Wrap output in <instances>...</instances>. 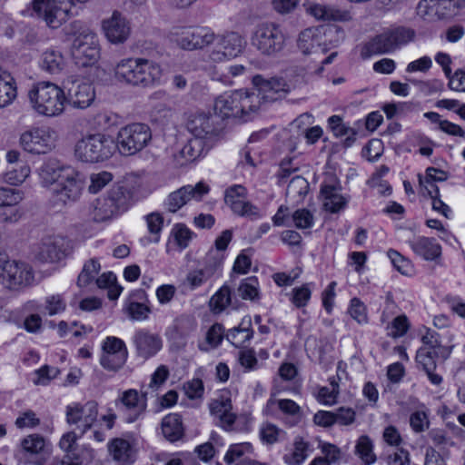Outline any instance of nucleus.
<instances>
[{
    "label": "nucleus",
    "mask_w": 465,
    "mask_h": 465,
    "mask_svg": "<svg viewBox=\"0 0 465 465\" xmlns=\"http://www.w3.org/2000/svg\"><path fill=\"white\" fill-rule=\"evenodd\" d=\"M163 74L159 64L145 58H124L114 67V76L133 86L153 87L159 84Z\"/></svg>",
    "instance_id": "obj_1"
},
{
    "label": "nucleus",
    "mask_w": 465,
    "mask_h": 465,
    "mask_svg": "<svg viewBox=\"0 0 465 465\" xmlns=\"http://www.w3.org/2000/svg\"><path fill=\"white\" fill-rule=\"evenodd\" d=\"M32 109L38 114L55 117L64 110L66 96L64 91L51 82H39L28 92Z\"/></svg>",
    "instance_id": "obj_2"
},
{
    "label": "nucleus",
    "mask_w": 465,
    "mask_h": 465,
    "mask_svg": "<svg viewBox=\"0 0 465 465\" xmlns=\"http://www.w3.org/2000/svg\"><path fill=\"white\" fill-rule=\"evenodd\" d=\"M68 33L75 35L71 46V55L75 64L80 67L94 64L100 55L95 34L81 21L72 22Z\"/></svg>",
    "instance_id": "obj_3"
},
{
    "label": "nucleus",
    "mask_w": 465,
    "mask_h": 465,
    "mask_svg": "<svg viewBox=\"0 0 465 465\" xmlns=\"http://www.w3.org/2000/svg\"><path fill=\"white\" fill-rule=\"evenodd\" d=\"M258 109V96L254 93L243 90L224 93L214 102V111L223 118L246 117Z\"/></svg>",
    "instance_id": "obj_4"
},
{
    "label": "nucleus",
    "mask_w": 465,
    "mask_h": 465,
    "mask_svg": "<svg viewBox=\"0 0 465 465\" xmlns=\"http://www.w3.org/2000/svg\"><path fill=\"white\" fill-rule=\"evenodd\" d=\"M415 35L413 29L405 26L387 29L366 43L361 54L370 57L375 54L392 53L413 41Z\"/></svg>",
    "instance_id": "obj_5"
},
{
    "label": "nucleus",
    "mask_w": 465,
    "mask_h": 465,
    "mask_svg": "<svg viewBox=\"0 0 465 465\" xmlns=\"http://www.w3.org/2000/svg\"><path fill=\"white\" fill-rule=\"evenodd\" d=\"M116 150L111 135L97 133L80 139L75 144L74 154L82 162L99 163L112 157Z\"/></svg>",
    "instance_id": "obj_6"
},
{
    "label": "nucleus",
    "mask_w": 465,
    "mask_h": 465,
    "mask_svg": "<svg viewBox=\"0 0 465 465\" xmlns=\"http://www.w3.org/2000/svg\"><path fill=\"white\" fill-rule=\"evenodd\" d=\"M88 0H33L32 16L43 20L53 29L60 27L68 18L72 5Z\"/></svg>",
    "instance_id": "obj_7"
},
{
    "label": "nucleus",
    "mask_w": 465,
    "mask_h": 465,
    "mask_svg": "<svg viewBox=\"0 0 465 465\" xmlns=\"http://www.w3.org/2000/svg\"><path fill=\"white\" fill-rule=\"evenodd\" d=\"M251 45L261 54L272 56L283 49L285 35L278 25L262 23L254 28L251 36Z\"/></svg>",
    "instance_id": "obj_8"
},
{
    "label": "nucleus",
    "mask_w": 465,
    "mask_h": 465,
    "mask_svg": "<svg viewBox=\"0 0 465 465\" xmlns=\"http://www.w3.org/2000/svg\"><path fill=\"white\" fill-rule=\"evenodd\" d=\"M152 133L147 124L134 123L122 127L117 134V150L130 156L142 151L151 141Z\"/></svg>",
    "instance_id": "obj_9"
},
{
    "label": "nucleus",
    "mask_w": 465,
    "mask_h": 465,
    "mask_svg": "<svg viewBox=\"0 0 465 465\" xmlns=\"http://www.w3.org/2000/svg\"><path fill=\"white\" fill-rule=\"evenodd\" d=\"M169 38L184 50L203 49L213 44L215 35L208 27H173Z\"/></svg>",
    "instance_id": "obj_10"
},
{
    "label": "nucleus",
    "mask_w": 465,
    "mask_h": 465,
    "mask_svg": "<svg viewBox=\"0 0 465 465\" xmlns=\"http://www.w3.org/2000/svg\"><path fill=\"white\" fill-rule=\"evenodd\" d=\"M84 183L78 171L70 167L62 182L52 188L53 194L64 204L76 202L84 190Z\"/></svg>",
    "instance_id": "obj_11"
},
{
    "label": "nucleus",
    "mask_w": 465,
    "mask_h": 465,
    "mask_svg": "<svg viewBox=\"0 0 465 465\" xmlns=\"http://www.w3.org/2000/svg\"><path fill=\"white\" fill-rule=\"evenodd\" d=\"M210 191L208 184L199 182L195 185H184L172 192L164 201V207L169 213H176L192 199L201 201Z\"/></svg>",
    "instance_id": "obj_12"
},
{
    "label": "nucleus",
    "mask_w": 465,
    "mask_h": 465,
    "mask_svg": "<svg viewBox=\"0 0 465 465\" xmlns=\"http://www.w3.org/2000/svg\"><path fill=\"white\" fill-rule=\"evenodd\" d=\"M4 285L17 291L33 285L35 273L30 264L19 261H5V274Z\"/></svg>",
    "instance_id": "obj_13"
},
{
    "label": "nucleus",
    "mask_w": 465,
    "mask_h": 465,
    "mask_svg": "<svg viewBox=\"0 0 465 465\" xmlns=\"http://www.w3.org/2000/svg\"><path fill=\"white\" fill-rule=\"evenodd\" d=\"M186 126L193 136L206 140L212 145L222 129L216 116L203 113L193 114L189 118Z\"/></svg>",
    "instance_id": "obj_14"
},
{
    "label": "nucleus",
    "mask_w": 465,
    "mask_h": 465,
    "mask_svg": "<svg viewBox=\"0 0 465 465\" xmlns=\"http://www.w3.org/2000/svg\"><path fill=\"white\" fill-rule=\"evenodd\" d=\"M20 143L32 153H46L55 146L52 132L47 128H34L22 134Z\"/></svg>",
    "instance_id": "obj_15"
},
{
    "label": "nucleus",
    "mask_w": 465,
    "mask_h": 465,
    "mask_svg": "<svg viewBox=\"0 0 465 465\" xmlns=\"http://www.w3.org/2000/svg\"><path fill=\"white\" fill-rule=\"evenodd\" d=\"M214 42L216 45L210 57L215 62L236 57L242 52L246 44L244 38L235 32L215 36Z\"/></svg>",
    "instance_id": "obj_16"
},
{
    "label": "nucleus",
    "mask_w": 465,
    "mask_h": 465,
    "mask_svg": "<svg viewBox=\"0 0 465 465\" xmlns=\"http://www.w3.org/2000/svg\"><path fill=\"white\" fill-rule=\"evenodd\" d=\"M102 28L105 37L112 44L124 43L131 34L129 21L118 11H114L109 18L103 21Z\"/></svg>",
    "instance_id": "obj_17"
},
{
    "label": "nucleus",
    "mask_w": 465,
    "mask_h": 465,
    "mask_svg": "<svg viewBox=\"0 0 465 465\" xmlns=\"http://www.w3.org/2000/svg\"><path fill=\"white\" fill-rule=\"evenodd\" d=\"M122 404L123 407L131 411L127 416L126 421L132 423L140 419L146 411L147 408V393L139 394L138 391L134 389H129L121 393V395L115 400V405Z\"/></svg>",
    "instance_id": "obj_18"
},
{
    "label": "nucleus",
    "mask_w": 465,
    "mask_h": 465,
    "mask_svg": "<svg viewBox=\"0 0 465 465\" xmlns=\"http://www.w3.org/2000/svg\"><path fill=\"white\" fill-rule=\"evenodd\" d=\"M213 145L206 140L193 136L173 154L176 166L182 167L204 156Z\"/></svg>",
    "instance_id": "obj_19"
},
{
    "label": "nucleus",
    "mask_w": 465,
    "mask_h": 465,
    "mask_svg": "<svg viewBox=\"0 0 465 465\" xmlns=\"http://www.w3.org/2000/svg\"><path fill=\"white\" fill-rule=\"evenodd\" d=\"M98 416V404L96 401H90L84 405L74 404L66 408V420L70 424L82 422L83 432L90 429Z\"/></svg>",
    "instance_id": "obj_20"
},
{
    "label": "nucleus",
    "mask_w": 465,
    "mask_h": 465,
    "mask_svg": "<svg viewBox=\"0 0 465 465\" xmlns=\"http://www.w3.org/2000/svg\"><path fill=\"white\" fill-rule=\"evenodd\" d=\"M133 341L137 355L143 359H149L154 356L163 346V341L160 335L146 329L136 331L134 334Z\"/></svg>",
    "instance_id": "obj_21"
},
{
    "label": "nucleus",
    "mask_w": 465,
    "mask_h": 465,
    "mask_svg": "<svg viewBox=\"0 0 465 465\" xmlns=\"http://www.w3.org/2000/svg\"><path fill=\"white\" fill-rule=\"evenodd\" d=\"M67 242L60 236H50L42 240L38 247L37 258L42 262H57L66 255Z\"/></svg>",
    "instance_id": "obj_22"
},
{
    "label": "nucleus",
    "mask_w": 465,
    "mask_h": 465,
    "mask_svg": "<svg viewBox=\"0 0 465 465\" xmlns=\"http://www.w3.org/2000/svg\"><path fill=\"white\" fill-rule=\"evenodd\" d=\"M212 415L218 420L219 425L227 431L234 430L236 414L232 411V401L229 398L215 400L210 406Z\"/></svg>",
    "instance_id": "obj_23"
},
{
    "label": "nucleus",
    "mask_w": 465,
    "mask_h": 465,
    "mask_svg": "<svg viewBox=\"0 0 465 465\" xmlns=\"http://www.w3.org/2000/svg\"><path fill=\"white\" fill-rule=\"evenodd\" d=\"M407 243L415 254L426 261H436L441 255V246L435 238L418 236L409 239Z\"/></svg>",
    "instance_id": "obj_24"
},
{
    "label": "nucleus",
    "mask_w": 465,
    "mask_h": 465,
    "mask_svg": "<svg viewBox=\"0 0 465 465\" xmlns=\"http://www.w3.org/2000/svg\"><path fill=\"white\" fill-rule=\"evenodd\" d=\"M71 166L64 165L55 159H49L43 163L39 169V178L41 184L45 187H55L62 182L64 174L67 173Z\"/></svg>",
    "instance_id": "obj_25"
},
{
    "label": "nucleus",
    "mask_w": 465,
    "mask_h": 465,
    "mask_svg": "<svg viewBox=\"0 0 465 465\" xmlns=\"http://www.w3.org/2000/svg\"><path fill=\"white\" fill-rule=\"evenodd\" d=\"M95 97L94 88L89 83L74 84L68 90L66 101L74 108L84 109L91 105Z\"/></svg>",
    "instance_id": "obj_26"
},
{
    "label": "nucleus",
    "mask_w": 465,
    "mask_h": 465,
    "mask_svg": "<svg viewBox=\"0 0 465 465\" xmlns=\"http://www.w3.org/2000/svg\"><path fill=\"white\" fill-rule=\"evenodd\" d=\"M113 459L118 465H132L136 460L135 450L124 439H114L108 445Z\"/></svg>",
    "instance_id": "obj_27"
},
{
    "label": "nucleus",
    "mask_w": 465,
    "mask_h": 465,
    "mask_svg": "<svg viewBox=\"0 0 465 465\" xmlns=\"http://www.w3.org/2000/svg\"><path fill=\"white\" fill-rule=\"evenodd\" d=\"M339 191L340 186L337 183H325L321 186V193L325 199L324 207L332 213L340 212L347 204L346 199L339 193Z\"/></svg>",
    "instance_id": "obj_28"
},
{
    "label": "nucleus",
    "mask_w": 465,
    "mask_h": 465,
    "mask_svg": "<svg viewBox=\"0 0 465 465\" xmlns=\"http://www.w3.org/2000/svg\"><path fill=\"white\" fill-rule=\"evenodd\" d=\"M322 35L320 30L315 27L306 28L299 35L297 41L298 48L304 54H310L321 50L325 52V48H321Z\"/></svg>",
    "instance_id": "obj_29"
},
{
    "label": "nucleus",
    "mask_w": 465,
    "mask_h": 465,
    "mask_svg": "<svg viewBox=\"0 0 465 465\" xmlns=\"http://www.w3.org/2000/svg\"><path fill=\"white\" fill-rule=\"evenodd\" d=\"M162 433L170 442H175L184 436L182 417L177 413L166 415L161 423Z\"/></svg>",
    "instance_id": "obj_30"
},
{
    "label": "nucleus",
    "mask_w": 465,
    "mask_h": 465,
    "mask_svg": "<svg viewBox=\"0 0 465 465\" xmlns=\"http://www.w3.org/2000/svg\"><path fill=\"white\" fill-rule=\"evenodd\" d=\"M17 96L16 82L13 75L0 67V108L11 104Z\"/></svg>",
    "instance_id": "obj_31"
},
{
    "label": "nucleus",
    "mask_w": 465,
    "mask_h": 465,
    "mask_svg": "<svg viewBox=\"0 0 465 465\" xmlns=\"http://www.w3.org/2000/svg\"><path fill=\"white\" fill-rule=\"evenodd\" d=\"M40 64L43 70L56 74L64 69L65 60L60 51L47 49L42 54Z\"/></svg>",
    "instance_id": "obj_32"
},
{
    "label": "nucleus",
    "mask_w": 465,
    "mask_h": 465,
    "mask_svg": "<svg viewBox=\"0 0 465 465\" xmlns=\"http://www.w3.org/2000/svg\"><path fill=\"white\" fill-rule=\"evenodd\" d=\"M119 214L126 212L133 204L128 193L119 183L114 184L105 194Z\"/></svg>",
    "instance_id": "obj_33"
},
{
    "label": "nucleus",
    "mask_w": 465,
    "mask_h": 465,
    "mask_svg": "<svg viewBox=\"0 0 465 465\" xmlns=\"http://www.w3.org/2000/svg\"><path fill=\"white\" fill-rule=\"evenodd\" d=\"M328 124L335 136H346L343 142L345 147H350L353 144L356 139L355 136L357 134V132L354 129L343 124L341 118L339 115L331 116L328 119Z\"/></svg>",
    "instance_id": "obj_34"
},
{
    "label": "nucleus",
    "mask_w": 465,
    "mask_h": 465,
    "mask_svg": "<svg viewBox=\"0 0 465 465\" xmlns=\"http://www.w3.org/2000/svg\"><path fill=\"white\" fill-rule=\"evenodd\" d=\"M253 331L251 329V320L242 321V323L235 328L231 329L226 339L235 347H241L252 337Z\"/></svg>",
    "instance_id": "obj_35"
},
{
    "label": "nucleus",
    "mask_w": 465,
    "mask_h": 465,
    "mask_svg": "<svg viewBox=\"0 0 465 465\" xmlns=\"http://www.w3.org/2000/svg\"><path fill=\"white\" fill-rule=\"evenodd\" d=\"M223 263V256L217 254L214 258V262L210 261L207 262L208 267L203 270L194 271L188 274L187 281L193 288L201 286L206 279Z\"/></svg>",
    "instance_id": "obj_36"
},
{
    "label": "nucleus",
    "mask_w": 465,
    "mask_h": 465,
    "mask_svg": "<svg viewBox=\"0 0 465 465\" xmlns=\"http://www.w3.org/2000/svg\"><path fill=\"white\" fill-rule=\"evenodd\" d=\"M465 8V0H437V21L450 19Z\"/></svg>",
    "instance_id": "obj_37"
},
{
    "label": "nucleus",
    "mask_w": 465,
    "mask_h": 465,
    "mask_svg": "<svg viewBox=\"0 0 465 465\" xmlns=\"http://www.w3.org/2000/svg\"><path fill=\"white\" fill-rule=\"evenodd\" d=\"M229 207L234 214L242 217H247L251 220H257L262 217L260 209L256 205L246 201V199L232 201L229 198Z\"/></svg>",
    "instance_id": "obj_38"
},
{
    "label": "nucleus",
    "mask_w": 465,
    "mask_h": 465,
    "mask_svg": "<svg viewBox=\"0 0 465 465\" xmlns=\"http://www.w3.org/2000/svg\"><path fill=\"white\" fill-rule=\"evenodd\" d=\"M308 449L309 443L297 437L293 442V450L285 454L283 460L289 465H301L308 457Z\"/></svg>",
    "instance_id": "obj_39"
},
{
    "label": "nucleus",
    "mask_w": 465,
    "mask_h": 465,
    "mask_svg": "<svg viewBox=\"0 0 465 465\" xmlns=\"http://www.w3.org/2000/svg\"><path fill=\"white\" fill-rule=\"evenodd\" d=\"M94 219L97 222H104L119 215L108 198L104 195L97 198L94 203Z\"/></svg>",
    "instance_id": "obj_40"
},
{
    "label": "nucleus",
    "mask_w": 465,
    "mask_h": 465,
    "mask_svg": "<svg viewBox=\"0 0 465 465\" xmlns=\"http://www.w3.org/2000/svg\"><path fill=\"white\" fill-rule=\"evenodd\" d=\"M119 185H122L126 193H128L130 196V201L134 203V201L139 199L140 197L144 196L143 193V181L142 177L135 173L128 174L124 181L122 183H118Z\"/></svg>",
    "instance_id": "obj_41"
},
{
    "label": "nucleus",
    "mask_w": 465,
    "mask_h": 465,
    "mask_svg": "<svg viewBox=\"0 0 465 465\" xmlns=\"http://www.w3.org/2000/svg\"><path fill=\"white\" fill-rule=\"evenodd\" d=\"M252 453V446L249 442L232 444L224 455L223 460L227 465L236 464L246 455Z\"/></svg>",
    "instance_id": "obj_42"
},
{
    "label": "nucleus",
    "mask_w": 465,
    "mask_h": 465,
    "mask_svg": "<svg viewBox=\"0 0 465 465\" xmlns=\"http://www.w3.org/2000/svg\"><path fill=\"white\" fill-rule=\"evenodd\" d=\"M252 84L258 90V94H255V95L258 96L259 104H261V100L272 102L278 99V96L273 95L272 78L266 79L257 74L252 77Z\"/></svg>",
    "instance_id": "obj_43"
},
{
    "label": "nucleus",
    "mask_w": 465,
    "mask_h": 465,
    "mask_svg": "<svg viewBox=\"0 0 465 465\" xmlns=\"http://www.w3.org/2000/svg\"><path fill=\"white\" fill-rule=\"evenodd\" d=\"M307 11L315 18L322 20H342L344 16L340 10L320 4L310 5Z\"/></svg>",
    "instance_id": "obj_44"
},
{
    "label": "nucleus",
    "mask_w": 465,
    "mask_h": 465,
    "mask_svg": "<svg viewBox=\"0 0 465 465\" xmlns=\"http://www.w3.org/2000/svg\"><path fill=\"white\" fill-rule=\"evenodd\" d=\"M238 294L243 300L253 301L259 298V282L255 276L245 278L238 287Z\"/></svg>",
    "instance_id": "obj_45"
},
{
    "label": "nucleus",
    "mask_w": 465,
    "mask_h": 465,
    "mask_svg": "<svg viewBox=\"0 0 465 465\" xmlns=\"http://www.w3.org/2000/svg\"><path fill=\"white\" fill-rule=\"evenodd\" d=\"M101 266L99 262L93 258L86 262L78 276L77 284L80 287L87 286L98 274Z\"/></svg>",
    "instance_id": "obj_46"
},
{
    "label": "nucleus",
    "mask_w": 465,
    "mask_h": 465,
    "mask_svg": "<svg viewBox=\"0 0 465 465\" xmlns=\"http://www.w3.org/2000/svg\"><path fill=\"white\" fill-rule=\"evenodd\" d=\"M66 309V301L62 294H52L45 298L44 310L49 316L64 312Z\"/></svg>",
    "instance_id": "obj_47"
},
{
    "label": "nucleus",
    "mask_w": 465,
    "mask_h": 465,
    "mask_svg": "<svg viewBox=\"0 0 465 465\" xmlns=\"http://www.w3.org/2000/svg\"><path fill=\"white\" fill-rule=\"evenodd\" d=\"M309 191V183L300 175H295L288 183L286 193L292 198H303Z\"/></svg>",
    "instance_id": "obj_48"
},
{
    "label": "nucleus",
    "mask_w": 465,
    "mask_h": 465,
    "mask_svg": "<svg viewBox=\"0 0 465 465\" xmlns=\"http://www.w3.org/2000/svg\"><path fill=\"white\" fill-rule=\"evenodd\" d=\"M125 311L134 321H144L151 313V309L143 302L132 301L131 299L126 302Z\"/></svg>",
    "instance_id": "obj_49"
},
{
    "label": "nucleus",
    "mask_w": 465,
    "mask_h": 465,
    "mask_svg": "<svg viewBox=\"0 0 465 465\" xmlns=\"http://www.w3.org/2000/svg\"><path fill=\"white\" fill-rule=\"evenodd\" d=\"M231 290L228 286H223L210 301V306L215 312H221L231 303Z\"/></svg>",
    "instance_id": "obj_50"
},
{
    "label": "nucleus",
    "mask_w": 465,
    "mask_h": 465,
    "mask_svg": "<svg viewBox=\"0 0 465 465\" xmlns=\"http://www.w3.org/2000/svg\"><path fill=\"white\" fill-rule=\"evenodd\" d=\"M128 354L102 353L100 364L105 370L116 371L126 362Z\"/></svg>",
    "instance_id": "obj_51"
},
{
    "label": "nucleus",
    "mask_w": 465,
    "mask_h": 465,
    "mask_svg": "<svg viewBox=\"0 0 465 465\" xmlns=\"http://www.w3.org/2000/svg\"><path fill=\"white\" fill-rule=\"evenodd\" d=\"M356 452L368 465L375 460V456L372 452V443L368 436L363 435L359 438L356 445Z\"/></svg>",
    "instance_id": "obj_52"
},
{
    "label": "nucleus",
    "mask_w": 465,
    "mask_h": 465,
    "mask_svg": "<svg viewBox=\"0 0 465 465\" xmlns=\"http://www.w3.org/2000/svg\"><path fill=\"white\" fill-rule=\"evenodd\" d=\"M417 15L428 22L437 21V0H421L417 6Z\"/></svg>",
    "instance_id": "obj_53"
},
{
    "label": "nucleus",
    "mask_w": 465,
    "mask_h": 465,
    "mask_svg": "<svg viewBox=\"0 0 465 465\" xmlns=\"http://www.w3.org/2000/svg\"><path fill=\"white\" fill-rule=\"evenodd\" d=\"M113 180V174L109 172L103 171L90 175V184L88 191L91 193H97L104 188Z\"/></svg>",
    "instance_id": "obj_54"
},
{
    "label": "nucleus",
    "mask_w": 465,
    "mask_h": 465,
    "mask_svg": "<svg viewBox=\"0 0 465 465\" xmlns=\"http://www.w3.org/2000/svg\"><path fill=\"white\" fill-rule=\"evenodd\" d=\"M24 198L20 190L0 187V206H13L18 204Z\"/></svg>",
    "instance_id": "obj_55"
},
{
    "label": "nucleus",
    "mask_w": 465,
    "mask_h": 465,
    "mask_svg": "<svg viewBox=\"0 0 465 465\" xmlns=\"http://www.w3.org/2000/svg\"><path fill=\"white\" fill-rule=\"evenodd\" d=\"M196 327L194 320L188 315H181L177 317L174 322L173 328L176 334L181 337L189 335Z\"/></svg>",
    "instance_id": "obj_56"
},
{
    "label": "nucleus",
    "mask_w": 465,
    "mask_h": 465,
    "mask_svg": "<svg viewBox=\"0 0 465 465\" xmlns=\"http://www.w3.org/2000/svg\"><path fill=\"white\" fill-rule=\"evenodd\" d=\"M292 222L298 229H310L314 224L313 214L307 209H298L292 214Z\"/></svg>",
    "instance_id": "obj_57"
},
{
    "label": "nucleus",
    "mask_w": 465,
    "mask_h": 465,
    "mask_svg": "<svg viewBox=\"0 0 465 465\" xmlns=\"http://www.w3.org/2000/svg\"><path fill=\"white\" fill-rule=\"evenodd\" d=\"M21 445L26 452L30 454H38L44 450L45 440L42 436L33 434L25 438L22 440Z\"/></svg>",
    "instance_id": "obj_58"
},
{
    "label": "nucleus",
    "mask_w": 465,
    "mask_h": 465,
    "mask_svg": "<svg viewBox=\"0 0 465 465\" xmlns=\"http://www.w3.org/2000/svg\"><path fill=\"white\" fill-rule=\"evenodd\" d=\"M351 317L360 324L368 322V316L364 303L358 298H352L348 309Z\"/></svg>",
    "instance_id": "obj_59"
},
{
    "label": "nucleus",
    "mask_w": 465,
    "mask_h": 465,
    "mask_svg": "<svg viewBox=\"0 0 465 465\" xmlns=\"http://www.w3.org/2000/svg\"><path fill=\"white\" fill-rule=\"evenodd\" d=\"M283 434V430H282L276 425L270 422L264 423L260 429L261 439L263 442L267 444L275 443Z\"/></svg>",
    "instance_id": "obj_60"
},
{
    "label": "nucleus",
    "mask_w": 465,
    "mask_h": 465,
    "mask_svg": "<svg viewBox=\"0 0 465 465\" xmlns=\"http://www.w3.org/2000/svg\"><path fill=\"white\" fill-rule=\"evenodd\" d=\"M102 350L103 353L128 354L125 343L117 337H107L103 342Z\"/></svg>",
    "instance_id": "obj_61"
},
{
    "label": "nucleus",
    "mask_w": 465,
    "mask_h": 465,
    "mask_svg": "<svg viewBox=\"0 0 465 465\" xmlns=\"http://www.w3.org/2000/svg\"><path fill=\"white\" fill-rule=\"evenodd\" d=\"M436 356L433 350L423 347L418 350L416 360L420 364L424 371L434 370L436 368Z\"/></svg>",
    "instance_id": "obj_62"
},
{
    "label": "nucleus",
    "mask_w": 465,
    "mask_h": 465,
    "mask_svg": "<svg viewBox=\"0 0 465 465\" xmlns=\"http://www.w3.org/2000/svg\"><path fill=\"white\" fill-rule=\"evenodd\" d=\"M311 295L310 284L305 283L292 290V302L298 308L304 307L311 299Z\"/></svg>",
    "instance_id": "obj_63"
},
{
    "label": "nucleus",
    "mask_w": 465,
    "mask_h": 465,
    "mask_svg": "<svg viewBox=\"0 0 465 465\" xmlns=\"http://www.w3.org/2000/svg\"><path fill=\"white\" fill-rule=\"evenodd\" d=\"M449 79L448 86L450 90L456 92H465V71L462 69L456 70L453 74L450 72L446 75Z\"/></svg>",
    "instance_id": "obj_64"
}]
</instances>
